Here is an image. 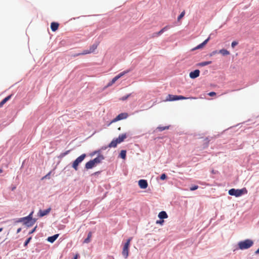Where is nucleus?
<instances>
[{"mask_svg":"<svg viewBox=\"0 0 259 259\" xmlns=\"http://www.w3.org/2000/svg\"><path fill=\"white\" fill-rule=\"evenodd\" d=\"M104 159V156L102 155H100L96 158L93 160H91L86 163L85 167L86 169H91L93 167L96 166L97 164L101 162V161Z\"/></svg>","mask_w":259,"mask_h":259,"instance_id":"obj_1","label":"nucleus"},{"mask_svg":"<svg viewBox=\"0 0 259 259\" xmlns=\"http://www.w3.org/2000/svg\"><path fill=\"white\" fill-rule=\"evenodd\" d=\"M253 244V242L250 239H246L239 242L238 244L239 249L241 250L248 249L251 247Z\"/></svg>","mask_w":259,"mask_h":259,"instance_id":"obj_2","label":"nucleus"},{"mask_svg":"<svg viewBox=\"0 0 259 259\" xmlns=\"http://www.w3.org/2000/svg\"><path fill=\"white\" fill-rule=\"evenodd\" d=\"M228 193L230 195L235 196L236 197H239L243 194H246L247 193V190L245 188L242 189H231L229 190Z\"/></svg>","mask_w":259,"mask_h":259,"instance_id":"obj_3","label":"nucleus"},{"mask_svg":"<svg viewBox=\"0 0 259 259\" xmlns=\"http://www.w3.org/2000/svg\"><path fill=\"white\" fill-rule=\"evenodd\" d=\"M132 238H128L123 246L122 254L125 258H127L129 254V248Z\"/></svg>","mask_w":259,"mask_h":259,"instance_id":"obj_4","label":"nucleus"},{"mask_svg":"<svg viewBox=\"0 0 259 259\" xmlns=\"http://www.w3.org/2000/svg\"><path fill=\"white\" fill-rule=\"evenodd\" d=\"M32 213L33 212L26 217L21 218L20 222H23L24 224L28 227L32 226L35 222V220L32 219Z\"/></svg>","mask_w":259,"mask_h":259,"instance_id":"obj_5","label":"nucleus"},{"mask_svg":"<svg viewBox=\"0 0 259 259\" xmlns=\"http://www.w3.org/2000/svg\"><path fill=\"white\" fill-rule=\"evenodd\" d=\"M86 157L85 154H82L78 157H77L73 162L72 163V167L75 170H77L78 169V165Z\"/></svg>","mask_w":259,"mask_h":259,"instance_id":"obj_6","label":"nucleus"},{"mask_svg":"<svg viewBox=\"0 0 259 259\" xmlns=\"http://www.w3.org/2000/svg\"><path fill=\"white\" fill-rule=\"evenodd\" d=\"M188 98H186V97H184L183 96H177V95H172L169 94L167 96V98L165 100V101H174L178 100L187 99H188ZM189 98L190 99H195V98H193V97H190Z\"/></svg>","mask_w":259,"mask_h":259,"instance_id":"obj_7","label":"nucleus"},{"mask_svg":"<svg viewBox=\"0 0 259 259\" xmlns=\"http://www.w3.org/2000/svg\"><path fill=\"white\" fill-rule=\"evenodd\" d=\"M130 72V70H125L121 73H120L119 74H118L117 75H116V76H115L114 78H112V80L111 81H110L108 83V85L107 86L108 87H110V86H111L112 84H113L116 81H117L119 78H120V77H121L122 76H123L124 75H125V74L128 73Z\"/></svg>","mask_w":259,"mask_h":259,"instance_id":"obj_8","label":"nucleus"},{"mask_svg":"<svg viewBox=\"0 0 259 259\" xmlns=\"http://www.w3.org/2000/svg\"><path fill=\"white\" fill-rule=\"evenodd\" d=\"M130 72V70H125L121 73H120L119 74H118L117 75H116V76H115L114 78H112V80L111 81H110L108 83V85L107 86L108 87H110V86H111L112 84H113L116 81H117L119 78H120V77H121L122 76H123L124 75H125V74L128 73Z\"/></svg>","mask_w":259,"mask_h":259,"instance_id":"obj_9","label":"nucleus"},{"mask_svg":"<svg viewBox=\"0 0 259 259\" xmlns=\"http://www.w3.org/2000/svg\"><path fill=\"white\" fill-rule=\"evenodd\" d=\"M130 72V70H125L121 73H120L119 74H118L117 75H116V76H115L114 78H112V80L111 81H110L108 83V85L107 86L108 87H110V86H111L112 84H113L116 81H117L119 78H120V77H121L122 76H123L124 75H125V74L128 73Z\"/></svg>","mask_w":259,"mask_h":259,"instance_id":"obj_10","label":"nucleus"},{"mask_svg":"<svg viewBox=\"0 0 259 259\" xmlns=\"http://www.w3.org/2000/svg\"><path fill=\"white\" fill-rule=\"evenodd\" d=\"M130 72V70H125L121 73H120L119 74H118L117 75H116V76H115L114 78H112V80L111 81H110L108 83V85L107 86L108 87H110V86H111L112 84H113L116 81H117L119 78H120V77H121L122 76H123L124 75H125V74L128 73Z\"/></svg>","mask_w":259,"mask_h":259,"instance_id":"obj_11","label":"nucleus"},{"mask_svg":"<svg viewBox=\"0 0 259 259\" xmlns=\"http://www.w3.org/2000/svg\"><path fill=\"white\" fill-rule=\"evenodd\" d=\"M130 72V70H125L121 73H120L119 74H118L117 75H116V76H115L114 78H112V80L111 81H110L108 83V85L107 86L108 87H110V86H111L112 84H113L116 81H117L119 78H120V77H121L122 76H123L124 75H125V74L128 73Z\"/></svg>","mask_w":259,"mask_h":259,"instance_id":"obj_12","label":"nucleus"},{"mask_svg":"<svg viewBox=\"0 0 259 259\" xmlns=\"http://www.w3.org/2000/svg\"><path fill=\"white\" fill-rule=\"evenodd\" d=\"M128 116L127 113H121L118 114L114 119L112 120V122H116L118 120L126 119Z\"/></svg>","mask_w":259,"mask_h":259,"instance_id":"obj_13","label":"nucleus"},{"mask_svg":"<svg viewBox=\"0 0 259 259\" xmlns=\"http://www.w3.org/2000/svg\"><path fill=\"white\" fill-rule=\"evenodd\" d=\"M139 186L141 189H146L148 187V183L145 180H140L138 181Z\"/></svg>","mask_w":259,"mask_h":259,"instance_id":"obj_14","label":"nucleus"},{"mask_svg":"<svg viewBox=\"0 0 259 259\" xmlns=\"http://www.w3.org/2000/svg\"><path fill=\"white\" fill-rule=\"evenodd\" d=\"M200 71L198 69H196L193 71H192L189 74V76L191 78L194 79L199 76Z\"/></svg>","mask_w":259,"mask_h":259,"instance_id":"obj_15","label":"nucleus"},{"mask_svg":"<svg viewBox=\"0 0 259 259\" xmlns=\"http://www.w3.org/2000/svg\"><path fill=\"white\" fill-rule=\"evenodd\" d=\"M51 207H49V208H48L46 210H39L38 213V216L40 217H42L45 215H46L50 213V212L51 211Z\"/></svg>","mask_w":259,"mask_h":259,"instance_id":"obj_16","label":"nucleus"},{"mask_svg":"<svg viewBox=\"0 0 259 259\" xmlns=\"http://www.w3.org/2000/svg\"><path fill=\"white\" fill-rule=\"evenodd\" d=\"M209 39H210V37H208L202 43L199 44L196 48H195L194 49V50L202 49V48H203L206 45V44L207 43V42L209 41Z\"/></svg>","mask_w":259,"mask_h":259,"instance_id":"obj_17","label":"nucleus"},{"mask_svg":"<svg viewBox=\"0 0 259 259\" xmlns=\"http://www.w3.org/2000/svg\"><path fill=\"white\" fill-rule=\"evenodd\" d=\"M126 134H122L120 135L117 138H116V140L118 141L119 143H120L126 138Z\"/></svg>","mask_w":259,"mask_h":259,"instance_id":"obj_18","label":"nucleus"},{"mask_svg":"<svg viewBox=\"0 0 259 259\" xmlns=\"http://www.w3.org/2000/svg\"><path fill=\"white\" fill-rule=\"evenodd\" d=\"M59 23L57 22H52L51 24V28L53 31H56L59 27Z\"/></svg>","mask_w":259,"mask_h":259,"instance_id":"obj_19","label":"nucleus"},{"mask_svg":"<svg viewBox=\"0 0 259 259\" xmlns=\"http://www.w3.org/2000/svg\"><path fill=\"white\" fill-rule=\"evenodd\" d=\"M59 234H55L52 236L48 238L47 240L51 243H53L58 237Z\"/></svg>","mask_w":259,"mask_h":259,"instance_id":"obj_20","label":"nucleus"},{"mask_svg":"<svg viewBox=\"0 0 259 259\" xmlns=\"http://www.w3.org/2000/svg\"><path fill=\"white\" fill-rule=\"evenodd\" d=\"M158 217L160 219H166L168 218V215L167 214V213H166L165 211H162L161 212H160L158 214Z\"/></svg>","mask_w":259,"mask_h":259,"instance_id":"obj_21","label":"nucleus"},{"mask_svg":"<svg viewBox=\"0 0 259 259\" xmlns=\"http://www.w3.org/2000/svg\"><path fill=\"white\" fill-rule=\"evenodd\" d=\"M117 144H119L116 139L113 140L109 144L108 147L110 148L116 147Z\"/></svg>","mask_w":259,"mask_h":259,"instance_id":"obj_22","label":"nucleus"},{"mask_svg":"<svg viewBox=\"0 0 259 259\" xmlns=\"http://www.w3.org/2000/svg\"><path fill=\"white\" fill-rule=\"evenodd\" d=\"M11 97V95L8 96L7 97H6L5 99H4L1 102H0V108L3 107V106L10 99Z\"/></svg>","mask_w":259,"mask_h":259,"instance_id":"obj_23","label":"nucleus"},{"mask_svg":"<svg viewBox=\"0 0 259 259\" xmlns=\"http://www.w3.org/2000/svg\"><path fill=\"white\" fill-rule=\"evenodd\" d=\"M219 53L223 56H227L230 54L229 51L224 49L220 50Z\"/></svg>","mask_w":259,"mask_h":259,"instance_id":"obj_24","label":"nucleus"},{"mask_svg":"<svg viewBox=\"0 0 259 259\" xmlns=\"http://www.w3.org/2000/svg\"><path fill=\"white\" fill-rule=\"evenodd\" d=\"M92 233L91 232H90L88 233L87 238L84 240L83 242L85 243H88L91 241V238L92 237Z\"/></svg>","mask_w":259,"mask_h":259,"instance_id":"obj_25","label":"nucleus"},{"mask_svg":"<svg viewBox=\"0 0 259 259\" xmlns=\"http://www.w3.org/2000/svg\"><path fill=\"white\" fill-rule=\"evenodd\" d=\"M98 46V44H94L92 46H91L89 50L90 52L93 53L95 51V50L97 48Z\"/></svg>","mask_w":259,"mask_h":259,"instance_id":"obj_26","label":"nucleus"},{"mask_svg":"<svg viewBox=\"0 0 259 259\" xmlns=\"http://www.w3.org/2000/svg\"><path fill=\"white\" fill-rule=\"evenodd\" d=\"M211 63V61H205V62H202L199 63L198 64V65L199 66H206L207 65L210 64Z\"/></svg>","mask_w":259,"mask_h":259,"instance_id":"obj_27","label":"nucleus"},{"mask_svg":"<svg viewBox=\"0 0 259 259\" xmlns=\"http://www.w3.org/2000/svg\"><path fill=\"white\" fill-rule=\"evenodd\" d=\"M90 53H91V52H90V51L89 50H84L83 51L82 53L75 55H74V56L75 57V56H79L80 55H86V54H90Z\"/></svg>","mask_w":259,"mask_h":259,"instance_id":"obj_28","label":"nucleus"},{"mask_svg":"<svg viewBox=\"0 0 259 259\" xmlns=\"http://www.w3.org/2000/svg\"><path fill=\"white\" fill-rule=\"evenodd\" d=\"M120 156L122 159H125L126 157V151L121 150L120 153Z\"/></svg>","mask_w":259,"mask_h":259,"instance_id":"obj_29","label":"nucleus"},{"mask_svg":"<svg viewBox=\"0 0 259 259\" xmlns=\"http://www.w3.org/2000/svg\"><path fill=\"white\" fill-rule=\"evenodd\" d=\"M169 28V26L167 25V26L164 27L162 29H161L159 31V33H160L161 34L162 33H163L165 31L167 30Z\"/></svg>","mask_w":259,"mask_h":259,"instance_id":"obj_30","label":"nucleus"},{"mask_svg":"<svg viewBox=\"0 0 259 259\" xmlns=\"http://www.w3.org/2000/svg\"><path fill=\"white\" fill-rule=\"evenodd\" d=\"M168 128H169V126H159V127H157V129L159 131H163L164 130H167Z\"/></svg>","mask_w":259,"mask_h":259,"instance_id":"obj_31","label":"nucleus"},{"mask_svg":"<svg viewBox=\"0 0 259 259\" xmlns=\"http://www.w3.org/2000/svg\"><path fill=\"white\" fill-rule=\"evenodd\" d=\"M70 150H67V151H65V152L61 153L60 155V157L61 158L64 157L66 155H67L70 152Z\"/></svg>","mask_w":259,"mask_h":259,"instance_id":"obj_32","label":"nucleus"},{"mask_svg":"<svg viewBox=\"0 0 259 259\" xmlns=\"http://www.w3.org/2000/svg\"><path fill=\"white\" fill-rule=\"evenodd\" d=\"M185 14V12L184 11H183L178 17V20L180 21L184 16Z\"/></svg>","mask_w":259,"mask_h":259,"instance_id":"obj_33","label":"nucleus"},{"mask_svg":"<svg viewBox=\"0 0 259 259\" xmlns=\"http://www.w3.org/2000/svg\"><path fill=\"white\" fill-rule=\"evenodd\" d=\"M31 239V237H29L25 242L24 243V246H26L27 245V244L29 243V242L30 241Z\"/></svg>","mask_w":259,"mask_h":259,"instance_id":"obj_34","label":"nucleus"},{"mask_svg":"<svg viewBox=\"0 0 259 259\" xmlns=\"http://www.w3.org/2000/svg\"><path fill=\"white\" fill-rule=\"evenodd\" d=\"M198 186H197V185H195V186H193L191 187L190 188V190L191 191H194V190H195L197 189H198Z\"/></svg>","mask_w":259,"mask_h":259,"instance_id":"obj_35","label":"nucleus"},{"mask_svg":"<svg viewBox=\"0 0 259 259\" xmlns=\"http://www.w3.org/2000/svg\"><path fill=\"white\" fill-rule=\"evenodd\" d=\"M238 45V42L233 41L231 44V47L234 48L236 46Z\"/></svg>","mask_w":259,"mask_h":259,"instance_id":"obj_36","label":"nucleus"},{"mask_svg":"<svg viewBox=\"0 0 259 259\" xmlns=\"http://www.w3.org/2000/svg\"><path fill=\"white\" fill-rule=\"evenodd\" d=\"M166 178V176L165 174H163L160 176V179L162 180H164Z\"/></svg>","mask_w":259,"mask_h":259,"instance_id":"obj_37","label":"nucleus"},{"mask_svg":"<svg viewBox=\"0 0 259 259\" xmlns=\"http://www.w3.org/2000/svg\"><path fill=\"white\" fill-rule=\"evenodd\" d=\"M160 35H161V34L159 33V31H158V32L154 33L153 34L152 37H157V36H159Z\"/></svg>","mask_w":259,"mask_h":259,"instance_id":"obj_38","label":"nucleus"},{"mask_svg":"<svg viewBox=\"0 0 259 259\" xmlns=\"http://www.w3.org/2000/svg\"><path fill=\"white\" fill-rule=\"evenodd\" d=\"M130 96H131V94H129V95H127L126 96L122 97L121 98V100L122 101H124V100H126Z\"/></svg>","mask_w":259,"mask_h":259,"instance_id":"obj_39","label":"nucleus"},{"mask_svg":"<svg viewBox=\"0 0 259 259\" xmlns=\"http://www.w3.org/2000/svg\"><path fill=\"white\" fill-rule=\"evenodd\" d=\"M16 189V186L15 185H11V186L10 187V189L12 191H14Z\"/></svg>","mask_w":259,"mask_h":259,"instance_id":"obj_40","label":"nucleus"},{"mask_svg":"<svg viewBox=\"0 0 259 259\" xmlns=\"http://www.w3.org/2000/svg\"><path fill=\"white\" fill-rule=\"evenodd\" d=\"M208 95L209 96H211V97H212V96H214L216 95V93L214 92H210L208 94Z\"/></svg>","mask_w":259,"mask_h":259,"instance_id":"obj_41","label":"nucleus"},{"mask_svg":"<svg viewBox=\"0 0 259 259\" xmlns=\"http://www.w3.org/2000/svg\"><path fill=\"white\" fill-rule=\"evenodd\" d=\"M163 222H164L163 220H158V221H156V224H159L160 225H162Z\"/></svg>","mask_w":259,"mask_h":259,"instance_id":"obj_42","label":"nucleus"},{"mask_svg":"<svg viewBox=\"0 0 259 259\" xmlns=\"http://www.w3.org/2000/svg\"><path fill=\"white\" fill-rule=\"evenodd\" d=\"M36 228V227H35L33 230H32L31 231L29 232V234L33 233L35 231Z\"/></svg>","mask_w":259,"mask_h":259,"instance_id":"obj_43","label":"nucleus"},{"mask_svg":"<svg viewBox=\"0 0 259 259\" xmlns=\"http://www.w3.org/2000/svg\"><path fill=\"white\" fill-rule=\"evenodd\" d=\"M217 53V51H213L211 54V56L213 55H215V54Z\"/></svg>","mask_w":259,"mask_h":259,"instance_id":"obj_44","label":"nucleus"},{"mask_svg":"<svg viewBox=\"0 0 259 259\" xmlns=\"http://www.w3.org/2000/svg\"><path fill=\"white\" fill-rule=\"evenodd\" d=\"M50 174V173H49L48 175H46L44 177H43L42 179L48 178Z\"/></svg>","mask_w":259,"mask_h":259,"instance_id":"obj_45","label":"nucleus"},{"mask_svg":"<svg viewBox=\"0 0 259 259\" xmlns=\"http://www.w3.org/2000/svg\"><path fill=\"white\" fill-rule=\"evenodd\" d=\"M78 254H76L73 259H77Z\"/></svg>","mask_w":259,"mask_h":259,"instance_id":"obj_46","label":"nucleus"},{"mask_svg":"<svg viewBox=\"0 0 259 259\" xmlns=\"http://www.w3.org/2000/svg\"><path fill=\"white\" fill-rule=\"evenodd\" d=\"M256 253H259V248L257 249V250L255 251Z\"/></svg>","mask_w":259,"mask_h":259,"instance_id":"obj_47","label":"nucleus"},{"mask_svg":"<svg viewBox=\"0 0 259 259\" xmlns=\"http://www.w3.org/2000/svg\"><path fill=\"white\" fill-rule=\"evenodd\" d=\"M3 172V170L2 168H0V173H2Z\"/></svg>","mask_w":259,"mask_h":259,"instance_id":"obj_48","label":"nucleus"},{"mask_svg":"<svg viewBox=\"0 0 259 259\" xmlns=\"http://www.w3.org/2000/svg\"><path fill=\"white\" fill-rule=\"evenodd\" d=\"M21 231V228H19L17 230V233H19Z\"/></svg>","mask_w":259,"mask_h":259,"instance_id":"obj_49","label":"nucleus"},{"mask_svg":"<svg viewBox=\"0 0 259 259\" xmlns=\"http://www.w3.org/2000/svg\"><path fill=\"white\" fill-rule=\"evenodd\" d=\"M2 230H3V228H0V232H1L2 231Z\"/></svg>","mask_w":259,"mask_h":259,"instance_id":"obj_50","label":"nucleus"}]
</instances>
